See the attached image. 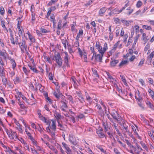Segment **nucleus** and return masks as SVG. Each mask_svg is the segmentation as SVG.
I'll return each mask as SVG.
<instances>
[{"instance_id":"obj_1","label":"nucleus","mask_w":154,"mask_h":154,"mask_svg":"<svg viewBox=\"0 0 154 154\" xmlns=\"http://www.w3.org/2000/svg\"><path fill=\"white\" fill-rule=\"evenodd\" d=\"M95 46L97 49L98 52L100 53H101L102 54L104 53L108 48L107 44L106 43L104 44V47L102 48L99 41L96 42Z\"/></svg>"},{"instance_id":"obj_2","label":"nucleus","mask_w":154,"mask_h":154,"mask_svg":"<svg viewBox=\"0 0 154 154\" xmlns=\"http://www.w3.org/2000/svg\"><path fill=\"white\" fill-rule=\"evenodd\" d=\"M20 44L18 45L21 49V51L22 53L24 52V49L26 51L29 50V48L26 44V41L23 38H22V41L19 42Z\"/></svg>"},{"instance_id":"obj_3","label":"nucleus","mask_w":154,"mask_h":154,"mask_svg":"<svg viewBox=\"0 0 154 154\" xmlns=\"http://www.w3.org/2000/svg\"><path fill=\"white\" fill-rule=\"evenodd\" d=\"M56 62L58 65L59 67L62 65V59L61 58L60 54L59 53H57V54L54 56Z\"/></svg>"},{"instance_id":"obj_4","label":"nucleus","mask_w":154,"mask_h":154,"mask_svg":"<svg viewBox=\"0 0 154 154\" xmlns=\"http://www.w3.org/2000/svg\"><path fill=\"white\" fill-rule=\"evenodd\" d=\"M109 112L112 117L113 120L118 121V119H119L120 116L116 111L114 110L111 112L109 111Z\"/></svg>"},{"instance_id":"obj_5","label":"nucleus","mask_w":154,"mask_h":154,"mask_svg":"<svg viewBox=\"0 0 154 154\" xmlns=\"http://www.w3.org/2000/svg\"><path fill=\"white\" fill-rule=\"evenodd\" d=\"M69 140L73 145L75 146L78 145V143L76 142L75 138L73 135L69 134Z\"/></svg>"},{"instance_id":"obj_6","label":"nucleus","mask_w":154,"mask_h":154,"mask_svg":"<svg viewBox=\"0 0 154 154\" xmlns=\"http://www.w3.org/2000/svg\"><path fill=\"white\" fill-rule=\"evenodd\" d=\"M54 95L55 97L57 100H59L60 98L63 100H64L63 96L60 92L59 90L57 89V91H55L54 93Z\"/></svg>"},{"instance_id":"obj_7","label":"nucleus","mask_w":154,"mask_h":154,"mask_svg":"<svg viewBox=\"0 0 154 154\" xmlns=\"http://www.w3.org/2000/svg\"><path fill=\"white\" fill-rule=\"evenodd\" d=\"M8 54L6 51L4 49L0 50V57H2L5 61H6L7 58Z\"/></svg>"},{"instance_id":"obj_8","label":"nucleus","mask_w":154,"mask_h":154,"mask_svg":"<svg viewBox=\"0 0 154 154\" xmlns=\"http://www.w3.org/2000/svg\"><path fill=\"white\" fill-rule=\"evenodd\" d=\"M102 125L104 130V132L106 133V131H108L110 129L109 126V123L107 121L103 122Z\"/></svg>"},{"instance_id":"obj_9","label":"nucleus","mask_w":154,"mask_h":154,"mask_svg":"<svg viewBox=\"0 0 154 154\" xmlns=\"http://www.w3.org/2000/svg\"><path fill=\"white\" fill-rule=\"evenodd\" d=\"M101 54H96L95 53L94 55V57H95V60L96 61H99L100 62H102V57L104 53H103V54L101 53H100Z\"/></svg>"},{"instance_id":"obj_10","label":"nucleus","mask_w":154,"mask_h":154,"mask_svg":"<svg viewBox=\"0 0 154 154\" xmlns=\"http://www.w3.org/2000/svg\"><path fill=\"white\" fill-rule=\"evenodd\" d=\"M63 147H64L66 150V152L67 154H72V150L68 146V145L64 143H62Z\"/></svg>"},{"instance_id":"obj_11","label":"nucleus","mask_w":154,"mask_h":154,"mask_svg":"<svg viewBox=\"0 0 154 154\" xmlns=\"http://www.w3.org/2000/svg\"><path fill=\"white\" fill-rule=\"evenodd\" d=\"M14 122L17 126V127H16L17 129L20 133H22L23 132V130L21 128V126L19 123L18 121H17L16 119H14Z\"/></svg>"},{"instance_id":"obj_12","label":"nucleus","mask_w":154,"mask_h":154,"mask_svg":"<svg viewBox=\"0 0 154 154\" xmlns=\"http://www.w3.org/2000/svg\"><path fill=\"white\" fill-rule=\"evenodd\" d=\"M121 129L124 132L123 133L124 136L126 135V134H125L126 132L128 133L130 132L129 130L128 129V126L126 125L125 123L121 127Z\"/></svg>"},{"instance_id":"obj_13","label":"nucleus","mask_w":154,"mask_h":154,"mask_svg":"<svg viewBox=\"0 0 154 154\" xmlns=\"http://www.w3.org/2000/svg\"><path fill=\"white\" fill-rule=\"evenodd\" d=\"M28 66L29 67L30 69L32 70L33 72L37 73H38L39 72V71L36 69L35 66V65H33V66H32L31 65L28 64Z\"/></svg>"},{"instance_id":"obj_14","label":"nucleus","mask_w":154,"mask_h":154,"mask_svg":"<svg viewBox=\"0 0 154 154\" xmlns=\"http://www.w3.org/2000/svg\"><path fill=\"white\" fill-rule=\"evenodd\" d=\"M103 129H101L97 132V134L98 135V136L100 138H103L105 136L104 134L103 133Z\"/></svg>"},{"instance_id":"obj_15","label":"nucleus","mask_w":154,"mask_h":154,"mask_svg":"<svg viewBox=\"0 0 154 154\" xmlns=\"http://www.w3.org/2000/svg\"><path fill=\"white\" fill-rule=\"evenodd\" d=\"M106 9L105 7H103L100 8L99 12V15L100 16H102V14H103L106 11Z\"/></svg>"},{"instance_id":"obj_16","label":"nucleus","mask_w":154,"mask_h":154,"mask_svg":"<svg viewBox=\"0 0 154 154\" xmlns=\"http://www.w3.org/2000/svg\"><path fill=\"white\" fill-rule=\"evenodd\" d=\"M52 122V125L51 126H50V128L52 130L55 131L56 130V126L55 123L53 120H51Z\"/></svg>"},{"instance_id":"obj_17","label":"nucleus","mask_w":154,"mask_h":154,"mask_svg":"<svg viewBox=\"0 0 154 154\" xmlns=\"http://www.w3.org/2000/svg\"><path fill=\"white\" fill-rule=\"evenodd\" d=\"M5 75H4V76H1L3 84L4 85L6 86L8 82L7 81V79L5 77Z\"/></svg>"},{"instance_id":"obj_18","label":"nucleus","mask_w":154,"mask_h":154,"mask_svg":"<svg viewBox=\"0 0 154 154\" xmlns=\"http://www.w3.org/2000/svg\"><path fill=\"white\" fill-rule=\"evenodd\" d=\"M17 28H18V34L19 36H20V35H23V32L22 31H24L23 29L22 30H21L20 29V24H17Z\"/></svg>"},{"instance_id":"obj_19","label":"nucleus","mask_w":154,"mask_h":154,"mask_svg":"<svg viewBox=\"0 0 154 154\" xmlns=\"http://www.w3.org/2000/svg\"><path fill=\"white\" fill-rule=\"evenodd\" d=\"M122 11V9H121L120 10L115 8L112 11V13L115 14H118Z\"/></svg>"},{"instance_id":"obj_20","label":"nucleus","mask_w":154,"mask_h":154,"mask_svg":"<svg viewBox=\"0 0 154 154\" xmlns=\"http://www.w3.org/2000/svg\"><path fill=\"white\" fill-rule=\"evenodd\" d=\"M146 104L147 106H149L152 109L154 110V106L150 102L147 101L146 102Z\"/></svg>"},{"instance_id":"obj_21","label":"nucleus","mask_w":154,"mask_h":154,"mask_svg":"<svg viewBox=\"0 0 154 154\" xmlns=\"http://www.w3.org/2000/svg\"><path fill=\"white\" fill-rule=\"evenodd\" d=\"M5 75V73L4 72V68L3 66H0V76H4Z\"/></svg>"},{"instance_id":"obj_22","label":"nucleus","mask_w":154,"mask_h":154,"mask_svg":"<svg viewBox=\"0 0 154 154\" xmlns=\"http://www.w3.org/2000/svg\"><path fill=\"white\" fill-rule=\"evenodd\" d=\"M120 77L121 78V79H122V81L123 82L124 85H127V84L126 82V80L125 79V78L124 76L123 75H120Z\"/></svg>"},{"instance_id":"obj_23","label":"nucleus","mask_w":154,"mask_h":154,"mask_svg":"<svg viewBox=\"0 0 154 154\" xmlns=\"http://www.w3.org/2000/svg\"><path fill=\"white\" fill-rule=\"evenodd\" d=\"M41 119L45 122L46 123L47 125H50L51 122L49 121L48 120H47L45 118L43 117H42Z\"/></svg>"},{"instance_id":"obj_24","label":"nucleus","mask_w":154,"mask_h":154,"mask_svg":"<svg viewBox=\"0 0 154 154\" xmlns=\"http://www.w3.org/2000/svg\"><path fill=\"white\" fill-rule=\"evenodd\" d=\"M58 0H51L47 4V6H51L54 4L55 3L57 2Z\"/></svg>"},{"instance_id":"obj_25","label":"nucleus","mask_w":154,"mask_h":154,"mask_svg":"<svg viewBox=\"0 0 154 154\" xmlns=\"http://www.w3.org/2000/svg\"><path fill=\"white\" fill-rule=\"evenodd\" d=\"M131 147L133 148V150L134 151V152L136 154H140V151L137 150V149L135 147H134L133 145L131 146Z\"/></svg>"},{"instance_id":"obj_26","label":"nucleus","mask_w":154,"mask_h":154,"mask_svg":"<svg viewBox=\"0 0 154 154\" xmlns=\"http://www.w3.org/2000/svg\"><path fill=\"white\" fill-rule=\"evenodd\" d=\"M118 62L119 61L118 60L112 61L110 62V64L111 66H114L116 65V64L118 63Z\"/></svg>"},{"instance_id":"obj_27","label":"nucleus","mask_w":154,"mask_h":154,"mask_svg":"<svg viewBox=\"0 0 154 154\" xmlns=\"http://www.w3.org/2000/svg\"><path fill=\"white\" fill-rule=\"evenodd\" d=\"M138 94V97H137L136 96H135V98L136 99L138 100V101L140 102L141 100H142V97H141L139 91H138L137 92V93Z\"/></svg>"},{"instance_id":"obj_28","label":"nucleus","mask_w":154,"mask_h":154,"mask_svg":"<svg viewBox=\"0 0 154 154\" xmlns=\"http://www.w3.org/2000/svg\"><path fill=\"white\" fill-rule=\"evenodd\" d=\"M61 42L62 44L63 45V46L65 49L66 48V43L68 45V42L66 39H62Z\"/></svg>"},{"instance_id":"obj_29","label":"nucleus","mask_w":154,"mask_h":154,"mask_svg":"<svg viewBox=\"0 0 154 154\" xmlns=\"http://www.w3.org/2000/svg\"><path fill=\"white\" fill-rule=\"evenodd\" d=\"M64 100L63 101L61 100L60 101V102L62 103V106H63V107L64 108H67V106L66 104V103H65V102L66 101V100Z\"/></svg>"},{"instance_id":"obj_30","label":"nucleus","mask_w":154,"mask_h":154,"mask_svg":"<svg viewBox=\"0 0 154 154\" xmlns=\"http://www.w3.org/2000/svg\"><path fill=\"white\" fill-rule=\"evenodd\" d=\"M22 140L23 141V143L25 147L26 148V149L28 150L29 151V146L28 145L26 142H25L24 140L21 138Z\"/></svg>"},{"instance_id":"obj_31","label":"nucleus","mask_w":154,"mask_h":154,"mask_svg":"<svg viewBox=\"0 0 154 154\" xmlns=\"http://www.w3.org/2000/svg\"><path fill=\"white\" fill-rule=\"evenodd\" d=\"M40 30L43 33H46L48 32V31L47 30L44 28V26H42L40 28Z\"/></svg>"},{"instance_id":"obj_32","label":"nucleus","mask_w":154,"mask_h":154,"mask_svg":"<svg viewBox=\"0 0 154 154\" xmlns=\"http://www.w3.org/2000/svg\"><path fill=\"white\" fill-rule=\"evenodd\" d=\"M30 41L32 42H35V40L34 38V37L31 35H29V37Z\"/></svg>"},{"instance_id":"obj_33","label":"nucleus","mask_w":154,"mask_h":154,"mask_svg":"<svg viewBox=\"0 0 154 154\" xmlns=\"http://www.w3.org/2000/svg\"><path fill=\"white\" fill-rule=\"evenodd\" d=\"M116 50L112 48V49L108 52V54L109 56H110L112 55V54Z\"/></svg>"},{"instance_id":"obj_34","label":"nucleus","mask_w":154,"mask_h":154,"mask_svg":"<svg viewBox=\"0 0 154 154\" xmlns=\"http://www.w3.org/2000/svg\"><path fill=\"white\" fill-rule=\"evenodd\" d=\"M62 27V21L59 20L58 23L57 29H60Z\"/></svg>"},{"instance_id":"obj_35","label":"nucleus","mask_w":154,"mask_h":154,"mask_svg":"<svg viewBox=\"0 0 154 154\" xmlns=\"http://www.w3.org/2000/svg\"><path fill=\"white\" fill-rule=\"evenodd\" d=\"M10 37L11 38H10V40L11 41V43H12L13 45H15L16 42H15L14 36H12V35H11V36Z\"/></svg>"},{"instance_id":"obj_36","label":"nucleus","mask_w":154,"mask_h":154,"mask_svg":"<svg viewBox=\"0 0 154 154\" xmlns=\"http://www.w3.org/2000/svg\"><path fill=\"white\" fill-rule=\"evenodd\" d=\"M142 28L144 29H145L147 30H151L152 29L151 27L149 26L143 25L142 26Z\"/></svg>"},{"instance_id":"obj_37","label":"nucleus","mask_w":154,"mask_h":154,"mask_svg":"<svg viewBox=\"0 0 154 154\" xmlns=\"http://www.w3.org/2000/svg\"><path fill=\"white\" fill-rule=\"evenodd\" d=\"M142 38L146 42L147 41H148L149 39L147 38V37H146V34L145 33H143L142 35Z\"/></svg>"},{"instance_id":"obj_38","label":"nucleus","mask_w":154,"mask_h":154,"mask_svg":"<svg viewBox=\"0 0 154 154\" xmlns=\"http://www.w3.org/2000/svg\"><path fill=\"white\" fill-rule=\"evenodd\" d=\"M114 21L116 24L120 23L121 20L119 18H113Z\"/></svg>"},{"instance_id":"obj_39","label":"nucleus","mask_w":154,"mask_h":154,"mask_svg":"<svg viewBox=\"0 0 154 154\" xmlns=\"http://www.w3.org/2000/svg\"><path fill=\"white\" fill-rule=\"evenodd\" d=\"M117 121L116 120H113V122H111L112 123V126H113L114 127V128H117L118 124H116L115 122H116Z\"/></svg>"},{"instance_id":"obj_40","label":"nucleus","mask_w":154,"mask_h":154,"mask_svg":"<svg viewBox=\"0 0 154 154\" xmlns=\"http://www.w3.org/2000/svg\"><path fill=\"white\" fill-rule=\"evenodd\" d=\"M1 25L2 27L5 28V30L7 31V32H8V31L7 30V28H6L5 26V22L4 21L2 20L1 21Z\"/></svg>"},{"instance_id":"obj_41","label":"nucleus","mask_w":154,"mask_h":154,"mask_svg":"<svg viewBox=\"0 0 154 154\" xmlns=\"http://www.w3.org/2000/svg\"><path fill=\"white\" fill-rule=\"evenodd\" d=\"M97 148L99 149L102 152L106 154V150L104 149L102 147L99 146L97 147Z\"/></svg>"},{"instance_id":"obj_42","label":"nucleus","mask_w":154,"mask_h":154,"mask_svg":"<svg viewBox=\"0 0 154 154\" xmlns=\"http://www.w3.org/2000/svg\"><path fill=\"white\" fill-rule=\"evenodd\" d=\"M128 63V61L127 60H123L122 61L119 65V66H123L126 64Z\"/></svg>"},{"instance_id":"obj_43","label":"nucleus","mask_w":154,"mask_h":154,"mask_svg":"<svg viewBox=\"0 0 154 154\" xmlns=\"http://www.w3.org/2000/svg\"><path fill=\"white\" fill-rule=\"evenodd\" d=\"M140 143L141 144V145L143 146V148L145 149L146 150H147L148 149L147 147L146 146L145 144L144 143H143L142 141H140Z\"/></svg>"},{"instance_id":"obj_44","label":"nucleus","mask_w":154,"mask_h":154,"mask_svg":"<svg viewBox=\"0 0 154 154\" xmlns=\"http://www.w3.org/2000/svg\"><path fill=\"white\" fill-rule=\"evenodd\" d=\"M64 61V63H65L66 65L67 66H69V65L68 64V57H65Z\"/></svg>"},{"instance_id":"obj_45","label":"nucleus","mask_w":154,"mask_h":154,"mask_svg":"<svg viewBox=\"0 0 154 154\" xmlns=\"http://www.w3.org/2000/svg\"><path fill=\"white\" fill-rule=\"evenodd\" d=\"M66 96H67V99L68 100H69L72 103H73V98L72 96L70 95H67L66 94Z\"/></svg>"},{"instance_id":"obj_46","label":"nucleus","mask_w":154,"mask_h":154,"mask_svg":"<svg viewBox=\"0 0 154 154\" xmlns=\"http://www.w3.org/2000/svg\"><path fill=\"white\" fill-rule=\"evenodd\" d=\"M128 35L127 34H126L122 37H123V42H125L127 41V39L128 37Z\"/></svg>"},{"instance_id":"obj_47","label":"nucleus","mask_w":154,"mask_h":154,"mask_svg":"<svg viewBox=\"0 0 154 154\" xmlns=\"http://www.w3.org/2000/svg\"><path fill=\"white\" fill-rule=\"evenodd\" d=\"M138 38L137 37L135 39L134 43L132 46V48L133 49H134L135 48V45L136 44V43L137 42Z\"/></svg>"},{"instance_id":"obj_48","label":"nucleus","mask_w":154,"mask_h":154,"mask_svg":"<svg viewBox=\"0 0 154 154\" xmlns=\"http://www.w3.org/2000/svg\"><path fill=\"white\" fill-rule=\"evenodd\" d=\"M84 61L85 62L87 61V54L85 52H84L83 53Z\"/></svg>"},{"instance_id":"obj_49","label":"nucleus","mask_w":154,"mask_h":154,"mask_svg":"<svg viewBox=\"0 0 154 154\" xmlns=\"http://www.w3.org/2000/svg\"><path fill=\"white\" fill-rule=\"evenodd\" d=\"M5 10L3 7H1L0 8V13L1 14L3 15L4 14Z\"/></svg>"},{"instance_id":"obj_50","label":"nucleus","mask_w":154,"mask_h":154,"mask_svg":"<svg viewBox=\"0 0 154 154\" xmlns=\"http://www.w3.org/2000/svg\"><path fill=\"white\" fill-rule=\"evenodd\" d=\"M86 96L87 100L90 102H92V101H91V98L90 96L88 95V94H86Z\"/></svg>"},{"instance_id":"obj_51","label":"nucleus","mask_w":154,"mask_h":154,"mask_svg":"<svg viewBox=\"0 0 154 154\" xmlns=\"http://www.w3.org/2000/svg\"><path fill=\"white\" fill-rule=\"evenodd\" d=\"M119 42H117L115 44H114L112 48L116 50V49L118 47L119 44Z\"/></svg>"},{"instance_id":"obj_52","label":"nucleus","mask_w":154,"mask_h":154,"mask_svg":"<svg viewBox=\"0 0 154 154\" xmlns=\"http://www.w3.org/2000/svg\"><path fill=\"white\" fill-rule=\"evenodd\" d=\"M142 2L140 1H139L137 3L136 6L137 8L140 7L142 5Z\"/></svg>"},{"instance_id":"obj_53","label":"nucleus","mask_w":154,"mask_h":154,"mask_svg":"<svg viewBox=\"0 0 154 154\" xmlns=\"http://www.w3.org/2000/svg\"><path fill=\"white\" fill-rule=\"evenodd\" d=\"M55 116L58 119H60L61 117V115L57 112L56 113Z\"/></svg>"},{"instance_id":"obj_54","label":"nucleus","mask_w":154,"mask_h":154,"mask_svg":"<svg viewBox=\"0 0 154 154\" xmlns=\"http://www.w3.org/2000/svg\"><path fill=\"white\" fill-rule=\"evenodd\" d=\"M45 59H46L47 61L49 63L52 64V61L50 59V58L49 57H45Z\"/></svg>"},{"instance_id":"obj_55","label":"nucleus","mask_w":154,"mask_h":154,"mask_svg":"<svg viewBox=\"0 0 154 154\" xmlns=\"http://www.w3.org/2000/svg\"><path fill=\"white\" fill-rule=\"evenodd\" d=\"M78 51L80 56L82 57L83 55V53L80 48H78Z\"/></svg>"},{"instance_id":"obj_56","label":"nucleus","mask_w":154,"mask_h":154,"mask_svg":"<svg viewBox=\"0 0 154 154\" xmlns=\"http://www.w3.org/2000/svg\"><path fill=\"white\" fill-rule=\"evenodd\" d=\"M148 80H149V82L152 85H154V84H153V79L150 78H148Z\"/></svg>"},{"instance_id":"obj_57","label":"nucleus","mask_w":154,"mask_h":154,"mask_svg":"<svg viewBox=\"0 0 154 154\" xmlns=\"http://www.w3.org/2000/svg\"><path fill=\"white\" fill-rule=\"evenodd\" d=\"M117 141L121 145L124 147H125L126 146V145L125 144L122 143L120 140H117Z\"/></svg>"},{"instance_id":"obj_58","label":"nucleus","mask_w":154,"mask_h":154,"mask_svg":"<svg viewBox=\"0 0 154 154\" xmlns=\"http://www.w3.org/2000/svg\"><path fill=\"white\" fill-rule=\"evenodd\" d=\"M49 78L51 80H52L53 79V76L51 72H50L49 74Z\"/></svg>"},{"instance_id":"obj_59","label":"nucleus","mask_w":154,"mask_h":154,"mask_svg":"<svg viewBox=\"0 0 154 154\" xmlns=\"http://www.w3.org/2000/svg\"><path fill=\"white\" fill-rule=\"evenodd\" d=\"M90 50L93 53V56L92 57H94V54L96 53L95 52V51H94V48L93 47H91L90 48Z\"/></svg>"},{"instance_id":"obj_60","label":"nucleus","mask_w":154,"mask_h":154,"mask_svg":"<svg viewBox=\"0 0 154 154\" xmlns=\"http://www.w3.org/2000/svg\"><path fill=\"white\" fill-rule=\"evenodd\" d=\"M86 148H87V151L90 154H92L93 153L89 147H86Z\"/></svg>"},{"instance_id":"obj_61","label":"nucleus","mask_w":154,"mask_h":154,"mask_svg":"<svg viewBox=\"0 0 154 154\" xmlns=\"http://www.w3.org/2000/svg\"><path fill=\"white\" fill-rule=\"evenodd\" d=\"M94 74L96 76V77H99V75L97 73V72L96 70H93Z\"/></svg>"},{"instance_id":"obj_62","label":"nucleus","mask_w":154,"mask_h":154,"mask_svg":"<svg viewBox=\"0 0 154 154\" xmlns=\"http://www.w3.org/2000/svg\"><path fill=\"white\" fill-rule=\"evenodd\" d=\"M0 64L3 66L4 65V61L3 60L2 58L0 57Z\"/></svg>"},{"instance_id":"obj_63","label":"nucleus","mask_w":154,"mask_h":154,"mask_svg":"<svg viewBox=\"0 0 154 154\" xmlns=\"http://www.w3.org/2000/svg\"><path fill=\"white\" fill-rule=\"evenodd\" d=\"M144 60H141L140 62L139 63V64L138 66H141L142 65L144 64Z\"/></svg>"},{"instance_id":"obj_64","label":"nucleus","mask_w":154,"mask_h":154,"mask_svg":"<svg viewBox=\"0 0 154 154\" xmlns=\"http://www.w3.org/2000/svg\"><path fill=\"white\" fill-rule=\"evenodd\" d=\"M93 1L91 0H89L88 2L85 4V6H88L90 5L92 2Z\"/></svg>"}]
</instances>
